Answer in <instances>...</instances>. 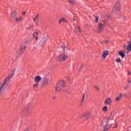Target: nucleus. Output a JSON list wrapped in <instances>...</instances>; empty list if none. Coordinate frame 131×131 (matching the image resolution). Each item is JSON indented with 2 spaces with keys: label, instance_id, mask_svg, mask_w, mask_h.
I'll use <instances>...</instances> for the list:
<instances>
[{
  "label": "nucleus",
  "instance_id": "58836bf2",
  "mask_svg": "<svg viewBox=\"0 0 131 131\" xmlns=\"http://www.w3.org/2000/svg\"><path fill=\"white\" fill-rule=\"evenodd\" d=\"M73 21H75V19L73 18Z\"/></svg>",
  "mask_w": 131,
  "mask_h": 131
},
{
  "label": "nucleus",
  "instance_id": "423d86ee",
  "mask_svg": "<svg viewBox=\"0 0 131 131\" xmlns=\"http://www.w3.org/2000/svg\"><path fill=\"white\" fill-rule=\"evenodd\" d=\"M34 22H35L36 25L37 26L38 25V23L39 22V14L37 13L33 18Z\"/></svg>",
  "mask_w": 131,
  "mask_h": 131
},
{
  "label": "nucleus",
  "instance_id": "6e6552de",
  "mask_svg": "<svg viewBox=\"0 0 131 131\" xmlns=\"http://www.w3.org/2000/svg\"><path fill=\"white\" fill-rule=\"evenodd\" d=\"M16 17L17 11H16L15 10L12 11L10 14V18L11 19V20H14V19Z\"/></svg>",
  "mask_w": 131,
  "mask_h": 131
},
{
  "label": "nucleus",
  "instance_id": "f8f14e48",
  "mask_svg": "<svg viewBox=\"0 0 131 131\" xmlns=\"http://www.w3.org/2000/svg\"><path fill=\"white\" fill-rule=\"evenodd\" d=\"M14 21L16 23H18L19 22H21V21H23V17L19 16L18 17H17V16L14 18Z\"/></svg>",
  "mask_w": 131,
  "mask_h": 131
},
{
  "label": "nucleus",
  "instance_id": "a878e982",
  "mask_svg": "<svg viewBox=\"0 0 131 131\" xmlns=\"http://www.w3.org/2000/svg\"><path fill=\"white\" fill-rule=\"evenodd\" d=\"M95 23L98 24L99 23V16H95Z\"/></svg>",
  "mask_w": 131,
  "mask_h": 131
},
{
  "label": "nucleus",
  "instance_id": "9b49d317",
  "mask_svg": "<svg viewBox=\"0 0 131 131\" xmlns=\"http://www.w3.org/2000/svg\"><path fill=\"white\" fill-rule=\"evenodd\" d=\"M34 81L36 83H39L40 81H41V77L40 76H36L34 78Z\"/></svg>",
  "mask_w": 131,
  "mask_h": 131
},
{
  "label": "nucleus",
  "instance_id": "4be33fe9",
  "mask_svg": "<svg viewBox=\"0 0 131 131\" xmlns=\"http://www.w3.org/2000/svg\"><path fill=\"white\" fill-rule=\"evenodd\" d=\"M76 1V0H68L69 4H70V5H74V4H75Z\"/></svg>",
  "mask_w": 131,
  "mask_h": 131
},
{
  "label": "nucleus",
  "instance_id": "f3484780",
  "mask_svg": "<svg viewBox=\"0 0 131 131\" xmlns=\"http://www.w3.org/2000/svg\"><path fill=\"white\" fill-rule=\"evenodd\" d=\"M33 38L35 39L36 41H37V40H38V32H35L34 33Z\"/></svg>",
  "mask_w": 131,
  "mask_h": 131
},
{
  "label": "nucleus",
  "instance_id": "473e14b6",
  "mask_svg": "<svg viewBox=\"0 0 131 131\" xmlns=\"http://www.w3.org/2000/svg\"><path fill=\"white\" fill-rule=\"evenodd\" d=\"M105 43H108V42H109V40H106L105 41H104Z\"/></svg>",
  "mask_w": 131,
  "mask_h": 131
},
{
  "label": "nucleus",
  "instance_id": "c9c22d12",
  "mask_svg": "<svg viewBox=\"0 0 131 131\" xmlns=\"http://www.w3.org/2000/svg\"><path fill=\"white\" fill-rule=\"evenodd\" d=\"M131 75V72H128V74H127V75L128 76H129V75Z\"/></svg>",
  "mask_w": 131,
  "mask_h": 131
},
{
  "label": "nucleus",
  "instance_id": "4c0bfd02",
  "mask_svg": "<svg viewBox=\"0 0 131 131\" xmlns=\"http://www.w3.org/2000/svg\"><path fill=\"white\" fill-rule=\"evenodd\" d=\"M128 83H131V81L128 80Z\"/></svg>",
  "mask_w": 131,
  "mask_h": 131
},
{
  "label": "nucleus",
  "instance_id": "cd10ccee",
  "mask_svg": "<svg viewBox=\"0 0 131 131\" xmlns=\"http://www.w3.org/2000/svg\"><path fill=\"white\" fill-rule=\"evenodd\" d=\"M61 47V48L63 49V52H65L66 50V46H65V45H63Z\"/></svg>",
  "mask_w": 131,
  "mask_h": 131
},
{
  "label": "nucleus",
  "instance_id": "aec40b11",
  "mask_svg": "<svg viewBox=\"0 0 131 131\" xmlns=\"http://www.w3.org/2000/svg\"><path fill=\"white\" fill-rule=\"evenodd\" d=\"M119 56H121L122 58H125V54L121 51L119 52Z\"/></svg>",
  "mask_w": 131,
  "mask_h": 131
},
{
  "label": "nucleus",
  "instance_id": "2eb2a0df",
  "mask_svg": "<svg viewBox=\"0 0 131 131\" xmlns=\"http://www.w3.org/2000/svg\"><path fill=\"white\" fill-rule=\"evenodd\" d=\"M49 81H50V79L48 77H45L43 79V84H44V85L49 84Z\"/></svg>",
  "mask_w": 131,
  "mask_h": 131
},
{
  "label": "nucleus",
  "instance_id": "6ab92c4d",
  "mask_svg": "<svg viewBox=\"0 0 131 131\" xmlns=\"http://www.w3.org/2000/svg\"><path fill=\"white\" fill-rule=\"evenodd\" d=\"M127 43L128 45L126 47L127 51H128V52H131V42L128 41Z\"/></svg>",
  "mask_w": 131,
  "mask_h": 131
},
{
  "label": "nucleus",
  "instance_id": "5701e85b",
  "mask_svg": "<svg viewBox=\"0 0 131 131\" xmlns=\"http://www.w3.org/2000/svg\"><path fill=\"white\" fill-rule=\"evenodd\" d=\"M38 85H39L38 83H36L33 84V89H37V88H38Z\"/></svg>",
  "mask_w": 131,
  "mask_h": 131
},
{
  "label": "nucleus",
  "instance_id": "dca6fc26",
  "mask_svg": "<svg viewBox=\"0 0 131 131\" xmlns=\"http://www.w3.org/2000/svg\"><path fill=\"white\" fill-rule=\"evenodd\" d=\"M111 103H112V100L110 98H106V99L104 101V104H105V105H110Z\"/></svg>",
  "mask_w": 131,
  "mask_h": 131
},
{
  "label": "nucleus",
  "instance_id": "39448f33",
  "mask_svg": "<svg viewBox=\"0 0 131 131\" xmlns=\"http://www.w3.org/2000/svg\"><path fill=\"white\" fill-rule=\"evenodd\" d=\"M111 127H113V128H115L117 127V124H116V125L115 126H113V125L111 124H106L105 126L103 127V131H108Z\"/></svg>",
  "mask_w": 131,
  "mask_h": 131
},
{
  "label": "nucleus",
  "instance_id": "7c9ffc66",
  "mask_svg": "<svg viewBox=\"0 0 131 131\" xmlns=\"http://www.w3.org/2000/svg\"><path fill=\"white\" fill-rule=\"evenodd\" d=\"M128 88H129V85H127L125 86L124 89L125 91H126V90H127V89H128Z\"/></svg>",
  "mask_w": 131,
  "mask_h": 131
},
{
  "label": "nucleus",
  "instance_id": "f257e3e1",
  "mask_svg": "<svg viewBox=\"0 0 131 131\" xmlns=\"http://www.w3.org/2000/svg\"><path fill=\"white\" fill-rule=\"evenodd\" d=\"M15 75V71H11V73L5 79L3 83H0V96L4 95L5 91L7 89L10 80Z\"/></svg>",
  "mask_w": 131,
  "mask_h": 131
},
{
  "label": "nucleus",
  "instance_id": "0eeeda50",
  "mask_svg": "<svg viewBox=\"0 0 131 131\" xmlns=\"http://www.w3.org/2000/svg\"><path fill=\"white\" fill-rule=\"evenodd\" d=\"M46 41H47V38H46L45 37H42L40 39V42L39 43L40 47H43Z\"/></svg>",
  "mask_w": 131,
  "mask_h": 131
},
{
  "label": "nucleus",
  "instance_id": "9d476101",
  "mask_svg": "<svg viewBox=\"0 0 131 131\" xmlns=\"http://www.w3.org/2000/svg\"><path fill=\"white\" fill-rule=\"evenodd\" d=\"M114 9L116 12L120 11V9H121V7H120V4L117 3L115 5Z\"/></svg>",
  "mask_w": 131,
  "mask_h": 131
},
{
  "label": "nucleus",
  "instance_id": "e433bc0d",
  "mask_svg": "<svg viewBox=\"0 0 131 131\" xmlns=\"http://www.w3.org/2000/svg\"><path fill=\"white\" fill-rule=\"evenodd\" d=\"M102 22L104 23V24L106 23V21H105V20H102Z\"/></svg>",
  "mask_w": 131,
  "mask_h": 131
},
{
  "label": "nucleus",
  "instance_id": "7ed1b4c3",
  "mask_svg": "<svg viewBox=\"0 0 131 131\" xmlns=\"http://www.w3.org/2000/svg\"><path fill=\"white\" fill-rule=\"evenodd\" d=\"M58 59L59 62H64L68 59V54L63 52L59 55Z\"/></svg>",
  "mask_w": 131,
  "mask_h": 131
},
{
  "label": "nucleus",
  "instance_id": "412c9836",
  "mask_svg": "<svg viewBox=\"0 0 131 131\" xmlns=\"http://www.w3.org/2000/svg\"><path fill=\"white\" fill-rule=\"evenodd\" d=\"M121 99H122V94H120V95L116 97V100L117 101H119Z\"/></svg>",
  "mask_w": 131,
  "mask_h": 131
},
{
  "label": "nucleus",
  "instance_id": "a211bd4d",
  "mask_svg": "<svg viewBox=\"0 0 131 131\" xmlns=\"http://www.w3.org/2000/svg\"><path fill=\"white\" fill-rule=\"evenodd\" d=\"M59 24H61V23H67V20L64 17L60 18L58 22Z\"/></svg>",
  "mask_w": 131,
  "mask_h": 131
},
{
  "label": "nucleus",
  "instance_id": "393cba45",
  "mask_svg": "<svg viewBox=\"0 0 131 131\" xmlns=\"http://www.w3.org/2000/svg\"><path fill=\"white\" fill-rule=\"evenodd\" d=\"M102 111H103V112H107V111H108V107H107V106H104L102 108Z\"/></svg>",
  "mask_w": 131,
  "mask_h": 131
},
{
  "label": "nucleus",
  "instance_id": "ddd939ff",
  "mask_svg": "<svg viewBox=\"0 0 131 131\" xmlns=\"http://www.w3.org/2000/svg\"><path fill=\"white\" fill-rule=\"evenodd\" d=\"M31 41H32V39L26 38L24 39V42L25 45H30V43H31Z\"/></svg>",
  "mask_w": 131,
  "mask_h": 131
},
{
  "label": "nucleus",
  "instance_id": "1a4fd4ad",
  "mask_svg": "<svg viewBox=\"0 0 131 131\" xmlns=\"http://www.w3.org/2000/svg\"><path fill=\"white\" fill-rule=\"evenodd\" d=\"M108 55H109V51L108 50H104L102 53V59H106Z\"/></svg>",
  "mask_w": 131,
  "mask_h": 131
},
{
  "label": "nucleus",
  "instance_id": "b1692460",
  "mask_svg": "<svg viewBox=\"0 0 131 131\" xmlns=\"http://www.w3.org/2000/svg\"><path fill=\"white\" fill-rule=\"evenodd\" d=\"M85 98V94H83V96H82V98L81 99V105H82V104L83 103L84 101V99Z\"/></svg>",
  "mask_w": 131,
  "mask_h": 131
},
{
  "label": "nucleus",
  "instance_id": "20e7f679",
  "mask_svg": "<svg viewBox=\"0 0 131 131\" xmlns=\"http://www.w3.org/2000/svg\"><path fill=\"white\" fill-rule=\"evenodd\" d=\"M96 25L97 26V30L98 32L101 33V32H103V31H104V28L105 26L104 24L102 23H98L96 24Z\"/></svg>",
  "mask_w": 131,
  "mask_h": 131
},
{
  "label": "nucleus",
  "instance_id": "4468645a",
  "mask_svg": "<svg viewBox=\"0 0 131 131\" xmlns=\"http://www.w3.org/2000/svg\"><path fill=\"white\" fill-rule=\"evenodd\" d=\"M26 49V46H25V44L24 43L21 44L19 48L20 53H23Z\"/></svg>",
  "mask_w": 131,
  "mask_h": 131
},
{
  "label": "nucleus",
  "instance_id": "2f4dec72",
  "mask_svg": "<svg viewBox=\"0 0 131 131\" xmlns=\"http://www.w3.org/2000/svg\"><path fill=\"white\" fill-rule=\"evenodd\" d=\"M25 14H26V12L25 11L23 12L22 13L23 16L25 15Z\"/></svg>",
  "mask_w": 131,
  "mask_h": 131
},
{
  "label": "nucleus",
  "instance_id": "c756f323",
  "mask_svg": "<svg viewBox=\"0 0 131 131\" xmlns=\"http://www.w3.org/2000/svg\"><path fill=\"white\" fill-rule=\"evenodd\" d=\"M94 88H95V90H97V91H100V88H99V86H98L97 85H95Z\"/></svg>",
  "mask_w": 131,
  "mask_h": 131
},
{
  "label": "nucleus",
  "instance_id": "f03ea898",
  "mask_svg": "<svg viewBox=\"0 0 131 131\" xmlns=\"http://www.w3.org/2000/svg\"><path fill=\"white\" fill-rule=\"evenodd\" d=\"M66 88V82L64 80H59L55 88L56 92H61Z\"/></svg>",
  "mask_w": 131,
  "mask_h": 131
},
{
  "label": "nucleus",
  "instance_id": "c85d7f7f",
  "mask_svg": "<svg viewBox=\"0 0 131 131\" xmlns=\"http://www.w3.org/2000/svg\"><path fill=\"white\" fill-rule=\"evenodd\" d=\"M116 62L117 63H120V62H121V59H120V58H117L116 59Z\"/></svg>",
  "mask_w": 131,
  "mask_h": 131
},
{
  "label": "nucleus",
  "instance_id": "bb28decb",
  "mask_svg": "<svg viewBox=\"0 0 131 131\" xmlns=\"http://www.w3.org/2000/svg\"><path fill=\"white\" fill-rule=\"evenodd\" d=\"M84 117L86 119H90V115H88V114H85V115L84 116Z\"/></svg>",
  "mask_w": 131,
  "mask_h": 131
},
{
  "label": "nucleus",
  "instance_id": "72a5a7b5",
  "mask_svg": "<svg viewBox=\"0 0 131 131\" xmlns=\"http://www.w3.org/2000/svg\"><path fill=\"white\" fill-rule=\"evenodd\" d=\"M26 109H27V111H29V109H30V108L29 107V108H27V106H26Z\"/></svg>",
  "mask_w": 131,
  "mask_h": 131
},
{
  "label": "nucleus",
  "instance_id": "f704fd0d",
  "mask_svg": "<svg viewBox=\"0 0 131 131\" xmlns=\"http://www.w3.org/2000/svg\"><path fill=\"white\" fill-rule=\"evenodd\" d=\"M78 29L79 32H80V31H81V30H80V27H78Z\"/></svg>",
  "mask_w": 131,
  "mask_h": 131
}]
</instances>
